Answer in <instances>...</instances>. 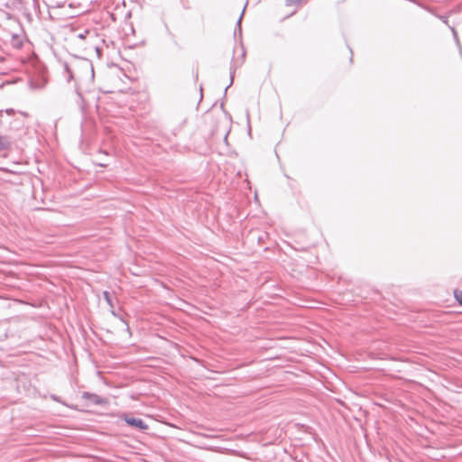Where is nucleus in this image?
Here are the masks:
<instances>
[{
	"label": "nucleus",
	"mask_w": 462,
	"mask_h": 462,
	"mask_svg": "<svg viewBox=\"0 0 462 462\" xmlns=\"http://www.w3.org/2000/svg\"><path fill=\"white\" fill-rule=\"evenodd\" d=\"M106 403L107 401L105 398L96 394L83 393L75 398L74 403L71 407L80 411H88L96 405H104Z\"/></svg>",
	"instance_id": "f257e3e1"
},
{
	"label": "nucleus",
	"mask_w": 462,
	"mask_h": 462,
	"mask_svg": "<svg viewBox=\"0 0 462 462\" xmlns=\"http://www.w3.org/2000/svg\"><path fill=\"white\" fill-rule=\"evenodd\" d=\"M125 421L133 427L138 428L142 430H145L148 429V425L141 419L134 418V417H128L126 415H124Z\"/></svg>",
	"instance_id": "f03ea898"
},
{
	"label": "nucleus",
	"mask_w": 462,
	"mask_h": 462,
	"mask_svg": "<svg viewBox=\"0 0 462 462\" xmlns=\"http://www.w3.org/2000/svg\"><path fill=\"white\" fill-rule=\"evenodd\" d=\"M11 44L15 48H20L23 45V38L19 34H13Z\"/></svg>",
	"instance_id": "7ed1b4c3"
},
{
	"label": "nucleus",
	"mask_w": 462,
	"mask_h": 462,
	"mask_svg": "<svg viewBox=\"0 0 462 462\" xmlns=\"http://www.w3.org/2000/svg\"><path fill=\"white\" fill-rule=\"evenodd\" d=\"M82 67L89 73L90 79L94 78V69L92 64L88 60H83Z\"/></svg>",
	"instance_id": "20e7f679"
},
{
	"label": "nucleus",
	"mask_w": 462,
	"mask_h": 462,
	"mask_svg": "<svg viewBox=\"0 0 462 462\" xmlns=\"http://www.w3.org/2000/svg\"><path fill=\"white\" fill-rule=\"evenodd\" d=\"M455 295H456L457 301L462 305V291L456 292Z\"/></svg>",
	"instance_id": "39448f33"
},
{
	"label": "nucleus",
	"mask_w": 462,
	"mask_h": 462,
	"mask_svg": "<svg viewBox=\"0 0 462 462\" xmlns=\"http://www.w3.org/2000/svg\"><path fill=\"white\" fill-rule=\"evenodd\" d=\"M104 298L106 299V302L111 305V300L109 298V293L107 291H104Z\"/></svg>",
	"instance_id": "423d86ee"
},
{
	"label": "nucleus",
	"mask_w": 462,
	"mask_h": 462,
	"mask_svg": "<svg viewBox=\"0 0 462 462\" xmlns=\"http://www.w3.org/2000/svg\"><path fill=\"white\" fill-rule=\"evenodd\" d=\"M300 1V0H286V3H287V5H291L297 4Z\"/></svg>",
	"instance_id": "0eeeda50"
},
{
	"label": "nucleus",
	"mask_w": 462,
	"mask_h": 462,
	"mask_svg": "<svg viewBox=\"0 0 462 462\" xmlns=\"http://www.w3.org/2000/svg\"><path fill=\"white\" fill-rule=\"evenodd\" d=\"M79 38L83 39L84 35L83 34H79Z\"/></svg>",
	"instance_id": "6e6552de"
}]
</instances>
